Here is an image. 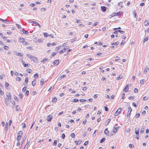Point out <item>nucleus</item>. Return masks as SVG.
Listing matches in <instances>:
<instances>
[{
    "mask_svg": "<svg viewBox=\"0 0 149 149\" xmlns=\"http://www.w3.org/2000/svg\"><path fill=\"white\" fill-rule=\"evenodd\" d=\"M26 55L29 58H30L31 60L33 61V62H38V59L36 57L33 56L28 54H27Z\"/></svg>",
    "mask_w": 149,
    "mask_h": 149,
    "instance_id": "f257e3e1",
    "label": "nucleus"
},
{
    "mask_svg": "<svg viewBox=\"0 0 149 149\" xmlns=\"http://www.w3.org/2000/svg\"><path fill=\"white\" fill-rule=\"evenodd\" d=\"M121 109H122L121 108H119L115 112L114 116H117L119 115L121 113Z\"/></svg>",
    "mask_w": 149,
    "mask_h": 149,
    "instance_id": "f03ea898",
    "label": "nucleus"
},
{
    "mask_svg": "<svg viewBox=\"0 0 149 149\" xmlns=\"http://www.w3.org/2000/svg\"><path fill=\"white\" fill-rule=\"evenodd\" d=\"M53 118V116L50 114L47 117V120L48 121L50 122Z\"/></svg>",
    "mask_w": 149,
    "mask_h": 149,
    "instance_id": "7ed1b4c3",
    "label": "nucleus"
},
{
    "mask_svg": "<svg viewBox=\"0 0 149 149\" xmlns=\"http://www.w3.org/2000/svg\"><path fill=\"white\" fill-rule=\"evenodd\" d=\"M30 141H31L30 139H29V140L28 139V138L27 139V143L24 146V148H26V149H27L28 146H29V144L30 143Z\"/></svg>",
    "mask_w": 149,
    "mask_h": 149,
    "instance_id": "20e7f679",
    "label": "nucleus"
},
{
    "mask_svg": "<svg viewBox=\"0 0 149 149\" xmlns=\"http://www.w3.org/2000/svg\"><path fill=\"white\" fill-rule=\"evenodd\" d=\"M59 61L58 59L55 60L52 63L54 65H57L59 63Z\"/></svg>",
    "mask_w": 149,
    "mask_h": 149,
    "instance_id": "39448f33",
    "label": "nucleus"
},
{
    "mask_svg": "<svg viewBox=\"0 0 149 149\" xmlns=\"http://www.w3.org/2000/svg\"><path fill=\"white\" fill-rule=\"evenodd\" d=\"M122 13V12L119 11L117 13H113V15L114 16H118L120 15H121V14Z\"/></svg>",
    "mask_w": 149,
    "mask_h": 149,
    "instance_id": "423d86ee",
    "label": "nucleus"
},
{
    "mask_svg": "<svg viewBox=\"0 0 149 149\" xmlns=\"http://www.w3.org/2000/svg\"><path fill=\"white\" fill-rule=\"evenodd\" d=\"M139 128H136L135 129V133L137 136L139 135Z\"/></svg>",
    "mask_w": 149,
    "mask_h": 149,
    "instance_id": "0eeeda50",
    "label": "nucleus"
},
{
    "mask_svg": "<svg viewBox=\"0 0 149 149\" xmlns=\"http://www.w3.org/2000/svg\"><path fill=\"white\" fill-rule=\"evenodd\" d=\"M18 40L20 42H23L25 41V39L22 37H20L19 38Z\"/></svg>",
    "mask_w": 149,
    "mask_h": 149,
    "instance_id": "6e6552de",
    "label": "nucleus"
},
{
    "mask_svg": "<svg viewBox=\"0 0 149 149\" xmlns=\"http://www.w3.org/2000/svg\"><path fill=\"white\" fill-rule=\"evenodd\" d=\"M101 8L102 11L103 12H105L107 10V8L105 6H102Z\"/></svg>",
    "mask_w": 149,
    "mask_h": 149,
    "instance_id": "1a4fd4ad",
    "label": "nucleus"
},
{
    "mask_svg": "<svg viewBox=\"0 0 149 149\" xmlns=\"http://www.w3.org/2000/svg\"><path fill=\"white\" fill-rule=\"evenodd\" d=\"M128 84L124 88L123 91L124 92H127L128 90Z\"/></svg>",
    "mask_w": 149,
    "mask_h": 149,
    "instance_id": "9d476101",
    "label": "nucleus"
},
{
    "mask_svg": "<svg viewBox=\"0 0 149 149\" xmlns=\"http://www.w3.org/2000/svg\"><path fill=\"white\" fill-rule=\"evenodd\" d=\"M15 52H16L15 55L17 56H23V54L22 53L17 52L16 51H15Z\"/></svg>",
    "mask_w": 149,
    "mask_h": 149,
    "instance_id": "9b49d317",
    "label": "nucleus"
},
{
    "mask_svg": "<svg viewBox=\"0 0 149 149\" xmlns=\"http://www.w3.org/2000/svg\"><path fill=\"white\" fill-rule=\"evenodd\" d=\"M6 95L7 96L8 98V99H9V100H11V98L10 93L7 92L6 93Z\"/></svg>",
    "mask_w": 149,
    "mask_h": 149,
    "instance_id": "f8f14e48",
    "label": "nucleus"
},
{
    "mask_svg": "<svg viewBox=\"0 0 149 149\" xmlns=\"http://www.w3.org/2000/svg\"><path fill=\"white\" fill-rule=\"evenodd\" d=\"M66 50V48H64L63 49L59 51V53L60 54H61L64 53V52H65Z\"/></svg>",
    "mask_w": 149,
    "mask_h": 149,
    "instance_id": "ddd939ff",
    "label": "nucleus"
},
{
    "mask_svg": "<svg viewBox=\"0 0 149 149\" xmlns=\"http://www.w3.org/2000/svg\"><path fill=\"white\" fill-rule=\"evenodd\" d=\"M111 121V120L110 119H107L105 123V125H107L109 124V123H110Z\"/></svg>",
    "mask_w": 149,
    "mask_h": 149,
    "instance_id": "4468645a",
    "label": "nucleus"
},
{
    "mask_svg": "<svg viewBox=\"0 0 149 149\" xmlns=\"http://www.w3.org/2000/svg\"><path fill=\"white\" fill-rule=\"evenodd\" d=\"M118 128V127H114L113 128V132L114 133H116L117 131V129Z\"/></svg>",
    "mask_w": 149,
    "mask_h": 149,
    "instance_id": "2eb2a0df",
    "label": "nucleus"
},
{
    "mask_svg": "<svg viewBox=\"0 0 149 149\" xmlns=\"http://www.w3.org/2000/svg\"><path fill=\"white\" fill-rule=\"evenodd\" d=\"M16 110L17 111H20L21 109L20 106L19 105H17L16 106Z\"/></svg>",
    "mask_w": 149,
    "mask_h": 149,
    "instance_id": "dca6fc26",
    "label": "nucleus"
},
{
    "mask_svg": "<svg viewBox=\"0 0 149 149\" xmlns=\"http://www.w3.org/2000/svg\"><path fill=\"white\" fill-rule=\"evenodd\" d=\"M104 133L105 134L107 135L108 136V134L109 133V131L108 130L107 128L104 131Z\"/></svg>",
    "mask_w": 149,
    "mask_h": 149,
    "instance_id": "f3484780",
    "label": "nucleus"
},
{
    "mask_svg": "<svg viewBox=\"0 0 149 149\" xmlns=\"http://www.w3.org/2000/svg\"><path fill=\"white\" fill-rule=\"evenodd\" d=\"M0 36L3 39L6 40V38L7 37L4 36L2 33H0Z\"/></svg>",
    "mask_w": 149,
    "mask_h": 149,
    "instance_id": "a211bd4d",
    "label": "nucleus"
},
{
    "mask_svg": "<svg viewBox=\"0 0 149 149\" xmlns=\"http://www.w3.org/2000/svg\"><path fill=\"white\" fill-rule=\"evenodd\" d=\"M22 137V136L21 135H17V140L19 141H20L21 140V138Z\"/></svg>",
    "mask_w": 149,
    "mask_h": 149,
    "instance_id": "6ab92c4d",
    "label": "nucleus"
},
{
    "mask_svg": "<svg viewBox=\"0 0 149 149\" xmlns=\"http://www.w3.org/2000/svg\"><path fill=\"white\" fill-rule=\"evenodd\" d=\"M36 79L34 80L32 82L31 84L33 86H34L36 84Z\"/></svg>",
    "mask_w": 149,
    "mask_h": 149,
    "instance_id": "aec40b11",
    "label": "nucleus"
},
{
    "mask_svg": "<svg viewBox=\"0 0 149 149\" xmlns=\"http://www.w3.org/2000/svg\"><path fill=\"white\" fill-rule=\"evenodd\" d=\"M148 68V66H146L145 67L144 71V74H146L147 72V70Z\"/></svg>",
    "mask_w": 149,
    "mask_h": 149,
    "instance_id": "412c9836",
    "label": "nucleus"
},
{
    "mask_svg": "<svg viewBox=\"0 0 149 149\" xmlns=\"http://www.w3.org/2000/svg\"><path fill=\"white\" fill-rule=\"evenodd\" d=\"M22 29V31L23 33H24V34H27L29 33V32L27 31H26L24 30L23 29Z\"/></svg>",
    "mask_w": 149,
    "mask_h": 149,
    "instance_id": "4be33fe9",
    "label": "nucleus"
},
{
    "mask_svg": "<svg viewBox=\"0 0 149 149\" xmlns=\"http://www.w3.org/2000/svg\"><path fill=\"white\" fill-rule=\"evenodd\" d=\"M144 127H142L140 133L141 134H143L144 132V130L145 129Z\"/></svg>",
    "mask_w": 149,
    "mask_h": 149,
    "instance_id": "5701e85b",
    "label": "nucleus"
},
{
    "mask_svg": "<svg viewBox=\"0 0 149 149\" xmlns=\"http://www.w3.org/2000/svg\"><path fill=\"white\" fill-rule=\"evenodd\" d=\"M123 76L122 75H120L119 76L117 77V79L118 80H119L120 79H122L123 78Z\"/></svg>",
    "mask_w": 149,
    "mask_h": 149,
    "instance_id": "b1692460",
    "label": "nucleus"
},
{
    "mask_svg": "<svg viewBox=\"0 0 149 149\" xmlns=\"http://www.w3.org/2000/svg\"><path fill=\"white\" fill-rule=\"evenodd\" d=\"M22 63L24 67H26L28 66V64H26L24 61H22Z\"/></svg>",
    "mask_w": 149,
    "mask_h": 149,
    "instance_id": "393cba45",
    "label": "nucleus"
},
{
    "mask_svg": "<svg viewBox=\"0 0 149 149\" xmlns=\"http://www.w3.org/2000/svg\"><path fill=\"white\" fill-rule=\"evenodd\" d=\"M128 111L127 112V113H129L130 114V113L132 111V109L131 108L130 106H129L128 107Z\"/></svg>",
    "mask_w": 149,
    "mask_h": 149,
    "instance_id": "a878e982",
    "label": "nucleus"
},
{
    "mask_svg": "<svg viewBox=\"0 0 149 149\" xmlns=\"http://www.w3.org/2000/svg\"><path fill=\"white\" fill-rule=\"evenodd\" d=\"M57 100V98L56 97H54V98H52V102H55L56 103Z\"/></svg>",
    "mask_w": 149,
    "mask_h": 149,
    "instance_id": "bb28decb",
    "label": "nucleus"
},
{
    "mask_svg": "<svg viewBox=\"0 0 149 149\" xmlns=\"http://www.w3.org/2000/svg\"><path fill=\"white\" fill-rule=\"evenodd\" d=\"M119 43V42L117 41L116 42H113L111 44V45H115V46H117Z\"/></svg>",
    "mask_w": 149,
    "mask_h": 149,
    "instance_id": "cd10ccee",
    "label": "nucleus"
},
{
    "mask_svg": "<svg viewBox=\"0 0 149 149\" xmlns=\"http://www.w3.org/2000/svg\"><path fill=\"white\" fill-rule=\"evenodd\" d=\"M149 22L148 21H146L144 22V24L145 26H147L149 25Z\"/></svg>",
    "mask_w": 149,
    "mask_h": 149,
    "instance_id": "c85d7f7f",
    "label": "nucleus"
},
{
    "mask_svg": "<svg viewBox=\"0 0 149 149\" xmlns=\"http://www.w3.org/2000/svg\"><path fill=\"white\" fill-rule=\"evenodd\" d=\"M44 79H41L40 81V84L41 85H42L44 84Z\"/></svg>",
    "mask_w": 149,
    "mask_h": 149,
    "instance_id": "c756f323",
    "label": "nucleus"
},
{
    "mask_svg": "<svg viewBox=\"0 0 149 149\" xmlns=\"http://www.w3.org/2000/svg\"><path fill=\"white\" fill-rule=\"evenodd\" d=\"M23 134V132L22 131H19L17 133V135H22Z\"/></svg>",
    "mask_w": 149,
    "mask_h": 149,
    "instance_id": "7c9ffc66",
    "label": "nucleus"
},
{
    "mask_svg": "<svg viewBox=\"0 0 149 149\" xmlns=\"http://www.w3.org/2000/svg\"><path fill=\"white\" fill-rule=\"evenodd\" d=\"M48 60V59L47 58H45L42 60L41 61V62L43 63H45V62L47 61Z\"/></svg>",
    "mask_w": 149,
    "mask_h": 149,
    "instance_id": "2f4dec72",
    "label": "nucleus"
},
{
    "mask_svg": "<svg viewBox=\"0 0 149 149\" xmlns=\"http://www.w3.org/2000/svg\"><path fill=\"white\" fill-rule=\"evenodd\" d=\"M75 134L74 133H72L70 135L71 137L72 138H74L75 137Z\"/></svg>",
    "mask_w": 149,
    "mask_h": 149,
    "instance_id": "473e14b6",
    "label": "nucleus"
},
{
    "mask_svg": "<svg viewBox=\"0 0 149 149\" xmlns=\"http://www.w3.org/2000/svg\"><path fill=\"white\" fill-rule=\"evenodd\" d=\"M79 100L77 99H74L72 101V102H76L79 101Z\"/></svg>",
    "mask_w": 149,
    "mask_h": 149,
    "instance_id": "72a5a7b5",
    "label": "nucleus"
},
{
    "mask_svg": "<svg viewBox=\"0 0 149 149\" xmlns=\"http://www.w3.org/2000/svg\"><path fill=\"white\" fill-rule=\"evenodd\" d=\"M29 91L28 90H27L25 93V95H26L27 96H28L29 94Z\"/></svg>",
    "mask_w": 149,
    "mask_h": 149,
    "instance_id": "f704fd0d",
    "label": "nucleus"
},
{
    "mask_svg": "<svg viewBox=\"0 0 149 149\" xmlns=\"http://www.w3.org/2000/svg\"><path fill=\"white\" fill-rule=\"evenodd\" d=\"M9 99L8 98H6L5 99V102H6V104H7L8 103H9Z\"/></svg>",
    "mask_w": 149,
    "mask_h": 149,
    "instance_id": "c9c22d12",
    "label": "nucleus"
},
{
    "mask_svg": "<svg viewBox=\"0 0 149 149\" xmlns=\"http://www.w3.org/2000/svg\"><path fill=\"white\" fill-rule=\"evenodd\" d=\"M43 34H44V37L45 38H47V36H49L48 35V33H43Z\"/></svg>",
    "mask_w": 149,
    "mask_h": 149,
    "instance_id": "e433bc0d",
    "label": "nucleus"
},
{
    "mask_svg": "<svg viewBox=\"0 0 149 149\" xmlns=\"http://www.w3.org/2000/svg\"><path fill=\"white\" fill-rule=\"evenodd\" d=\"M105 138H103L100 141V143H102L103 142H104L105 140Z\"/></svg>",
    "mask_w": 149,
    "mask_h": 149,
    "instance_id": "4c0bfd02",
    "label": "nucleus"
},
{
    "mask_svg": "<svg viewBox=\"0 0 149 149\" xmlns=\"http://www.w3.org/2000/svg\"><path fill=\"white\" fill-rule=\"evenodd\" d=\"M77 40L76 38H73L71 40V42L72 43L73 42H74L76 41Z\"/></svg>",
    "mask_w": 149,
    "mask_h": 149,
    "instance_id": "58836bf2",
    "label": "nucleus"
},
{
    "mask_svg": "<svg viewBox=\"0 0 149 149\" xmlns=\"http://www.w3.org/2000/svg\"><path fill=\"white\" fill-rule=\"evenodd\" d=\"M61 47L60 46H59L58 47H56L55 49V50L56 51L60 49Z\"/></svg>",
    "mask_w": 149,
    "mask_h": 149,
    "instance_id": "ea45409f",
    "label": "nucleus"
},
{
    "mask_svg": "<svg viewBox=\"0 0 149 149\" xmlns=\"http://www.w3.org/2000/svg\"><path fill=\"white\" fill-rule=\"evenodd\" d=\"M31 22L33 23L34 24H36V25H37V24L38 23L36 21H31Z\"/></svg>",
    "mask_w": 149,
    "mask_h": 149,
    "instance_id": "a19ab883",
    "label": "nucleus"
},
{
    "mask_svg": "<svg viewBox=\"0 0 149 149\" xmlns=\"http://www.w3.org/2000/svg\"><path fill=\"white\" fill-rule=\"evenodd\" d=\"M148 97L147 96H145L143 98V100L144 101L146 100H148Z\"/></svg>",
    "mask_w": 149,
    "mask_h": 149,
    "instance_id": "79ce46f5",
    "label": "nucleus"
},
{
    "mask_svg": "<svg viewBox=\"0 0 149 149\" xmlns=\"http://www.w3.org/2000/svg\"><path fill=\"white\" fill-rule=\"evenodd\" d=\"M145 81L144 79H142L140 81V83L141 84H144V81Z\"/></svg>",
    "mask_w": 149,
    "mask_h": 149,
    "instance_id": "37998d69",
    "label": "nucleus"
},
{
    "mask_svg": "<svg viewBox=\"0 0 149 149\" xmlns=\"http://www.w3.org/2000/svg\"><path fill=\"white\" fill-rule=\"evenodd\" d=\"M34 77L36 78H38V74L37 73H36V74H34Z\"/></svg>",
    "mask_w": 149,
    "mask_h": 149,
    "instance_id": "c03bdc74",
    "label": "nucleus"
},
{
    "mask_svg": "<svg viewBox=\"0 0 149 149\" xmlns=\"http://www.w3.org/2000/svg\"><path fill=\"white\" fill-rule=\"evenodd\" d=\"M19 98L21 99H22L23 97L22 94L21 93H20L19 94Z\"/></svg>",
    "mask_w": 149,
    "mask_h": 149,
    "instance_id": "a18cd8bd",
    "label": "nucleus"
},
{
    "mask_svg": "<svg viewBox=\"0 0 149 149\" xmlns=\"http://www.w3.org/2000/svg\"><path fill=\"white\" fill-rule=\"evenodd\" d=\"M26 88H27V87H24L22 89V91L23 92H25L26 91Z\"/></svg>",
    "mask_w": 149,
    "mask_h": 149,
    "instance_id": "49530a36",
    "label": "nucleus"
},
{
    "mask_svg": "<svg viewBox=\"0 0 149 149\" xmlns=\"http://www.w3.org/2000/svg\"><path fill=\"white\" fill-rule=\"evenodd\" d=\"M28 82V77H26L25 79V82L27 83Z\"/></svg>",
    "mask_w": 149,
    "mask_h": 149,
    "instance_id": "de8ad7c7",
    "label": "nucleus"
},
{
    "mask_svg": "<svg viewBox=\"0 0 149 149\" xmlns=\"http://www.w3.org/2000/svg\"><path fill=\"white\" fill-rule=\"evenodd\" d=\"M117 31H118V32L120 33L121 34H123L125 32L124 31L120 30H118Z\"/></svg>",
    "mask_w": 149,
    "mask_h": 149,
    "instance_id": "09e8293b",
    "label": "nucleus"
},
{
    "mask_svg": "<svg viewBox=\"0 0 149 149\" xmlns=\"http://www.w3.org/2000/svg\"><path fill=\"white\" fill-rule=\"evenodd\" d=\"M79 101L81 102H83L86 101V100L84 99H81L79 100Z\"/></svg>",
    "mask_w": 149,
    "mask_h": 149,
    "instance_id": "8fccbe9b",
    "label": "nucleus"
},
{
    "mask_svg": "<svg viewBox=\"0 0 149 149\" xmlns=\"http://www.w3.org/2000/svg\"><path fill=\"white\" fill-rule=\"evenodd\" d=\"M27 71L29 73H30L32 72V70L31 69H29L27 70Z\"/></svg>",
    "mask_w": 149,
    "mask_h": 149,
    "instance_id": "3c124183",
    "label": "nucleus"
},
{
    "mask_svg": "<svg viewBox=\"0 0 149 149\" xmlns=\"http://www.w3.org/2000/svg\"><path fill=\"white\" fill-rule=\"evenodd\" d=\"M122 4L123 3L121 2H120L118 3V5L119 6H120L122 8L123 7L122 6Z\"/></svg>",
    "mask_w": 149,
    "mask_h": 149,
    "instance_id": "603ef678",
    "label": "nucleus"
},
{
    "mask_svg": "<svg viewBox=\"0 0 149 149\" xmlns=\"http://www.w3.org/2000/svg\"><path fill=\"white\" fill-rule=\"evenodd\" d=\"M138 91V90L137 88H134V92L135 93H137Z\"/></svg>",
    "mask_w": 149,
    "mask_h": 149,
    "instance_id": "864d4df0",
    "label": "nucleus"
},
{
    "mask_svg": "<svg viewBox=\"0 0 149 149\" xmlns=\"http://www.w3.org/2000/svg\"><path fill=\"white\" fill-rule=\"evenodd\" d=\"M37 41L39 42H42V40L41 39H38L37 40Z\"/></svg>",
    "mask_w": 149,
    "mask_h": 149,
    "instance_id": "5fc2aeb1",
    "label": "nucleus"
},
{
    "mask_svg": "<svg viewBox=\"0 0 149 149\" xmlns=\"http://www.w3.org/2000/svg\"><path fill=\"white\" fill-rule=\"evenodd\" d=\"M133 13L134 15V18H135L136 17V13L135 11H134Z\"/></svg>",
    "mask_w": 149,
    "mask_h": 149,
    "instance_id": "6e6d98bb",
    "label": "nucleus"
},
{
    "mask_svg": "<svg viewBox=\"0 0 149 149\" xmlns=\"http://www.w3.org/2000/svg\"><path fill=\"white\" fill-rule=\"evenodd\" d=\"M140 114L139 113H137L136 115V118H139V117L140 116Z\"/></svg>",
    "mask_w": 149,
    "mask_h": 149,
    "instance_id": "4d7b16f0",
    "label": "nucleus"
},
{
    "mask_svg": "<svg viewBox=\"0 0 149 149\" xmlns=\"http://www.w3.org/2000/svg\"><path fill=\"white\" fill-rule=\"evenodd\" d=\"M65 135L64 133L63 134H62L61 137L63 139H64L65 138Z\"/></svg>",
    "mask_w": 149,
    "mask_h": 149,
    "instance_id": "13d9d810",
    "label": "nucleus"
},
{
    "mask_svg": "<svg viewBox=\"0 0 149 149\" xmlns=\"http://www.w3.org/2000/svg\"><path fill=\"white\" fill-rule=\"evenodd\" d=\"M148 40V38L147 37H146V38H145L144 40H143V42H146Z\"/></svg>",
    "mask_w": 149,
    "mask_h": 149,
    "instance_id": "bf43d9fd",
    "label": "nucleus"
},
{
    "mask_svg": "<svg viewBox=\"0 0 149 149\" xmlns=\"http://www.w3.org/2000/svg\"><path fill=\"white\" fill-rule=\"evenodd\" d=\"M56 54L55 52H53L51 54L52 56H54Z\"/></svg>",
    "mask_w": 149,
    "mask_h": 149,
    "instance_id": "052dcab7",
    "label": "nucleus"
},
{
    "mask_svg": "<svg viewBox=\"0 0 149 149\" xmlns=\"http://www.w3.org/2000/svg\"><path fill=\"white\" fill-rule=\"evenodd\" d=\"M5 86L6 87H8L9 86V84L8 83L6 82L5 83Z\"/></svg>",
    "mask_w": 149,
    "mask_h": 149,
    "instance_id": "680f3d73",
    "label": "nucleus"
},
{
    "mask_svg": "<svg viewBox=\"0 0 149 149\" xmlns=\"http://www.w3.org/2000/svg\"><path fill=\"white\" fill-rule=\"evenodd\" d=\"M57 144V141L56 140H55L54 141L53 145L54 146H56Z\"/></svg>",
    "mask_w": 149,
    "mask_h": 149,
    "instance_id": "e2e57ef3",
    "label": "nucleus"
},
{
    "mask_svg": "<svg viewBox=\"0 0 149 149\" xmlns=\"http://www.w3.org/2000/svg\"><path fill=\"white\" fill-rule=\"evenodd\" d=\"M4 49L5 50H7L8 48V47L7 46H5L3 47Z\"/></svg>",
    "mask_w": 149,
    "mask_h": 149,
    "instance_id": "0e129e2a",
    "label": "nucleus"
},
{
    "mask_svg": "<svg viewBox=\"0 0 149 149\" xmlns=\"http://www.w3.org/2000/svg\"><path fill=\"white\" fill-rule=\"evenodd\" d=\"M119 58L118 57H116V59L115 60V61H118L119 60Z\"/></svg>",
    "mask_w": 149,
    "mask_h": 149,
    "instance_id": "69168bd1",
    "label": "nucleus"
},
{
    "mask_svg": "<svg viewBox=\"0 0 149 149\" xmlns=\"http://www.w3.org/2000/svg\"><path fill=\"white\" fill-rule=\"evenodd\" d=\"M134 99V96H131L129 97V99L133 100Z\"/></svg>",
    "mask_w": 149,
    "mask_h": 149,
    "instance_id": "338daca9",
    "label": "nucleus"
},
{
    "mask_svg": "<svg viewBox=\"0 0 149 149\" xmlns=\"http://www.w3.org/2000/svg\"><path fill=\"white\" fill-rule=\"evenodd\" d=\"M16 79L18 81H20L21 80V78L19 77H17V78H16Z\"/></svg>",
    "mask_w": 149,
    "mask_h": 149,
    "instance_id": "774afa93",
    "label": "nucleus"
}]
</instances>
